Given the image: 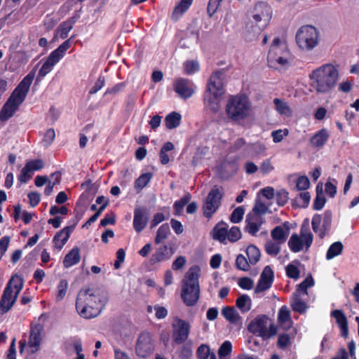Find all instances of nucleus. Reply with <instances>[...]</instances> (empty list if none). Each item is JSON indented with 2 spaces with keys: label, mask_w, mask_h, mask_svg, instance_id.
I'll return each mask as SVG.
<instances>
[{
  "label": "nucleus",
  "mask_w": 359,
  "mask_h": 359,
  "mask_svg": "<svg viewBox=\"0 0 359 359\" xmlns=\"http://www.w3.org/2000/svg\"><path fill=\"white\" fill-rule=\"evenodd\" d=\"M109 301L107 292L86 289L81 290L77 295L76 309L79 314L85 318L97 317Z\"/></svg>",
  "instance_id": "1"
},
{
  "label": "nucleus",
  "mask_w": 359,
  "mask_h": 359,
  "mask_svg": "<svg viewBox=\"0 0 359 359\" xmlns=\"http://www.w3.org/2000/svg\"><path fill=\"white\" fill-rule=\"evenodd\" d=\"M34 76L35 72L31 71L14 89L0 110V121H8L18 110L27 97Z\"/></svg>",
  "instance_id": "2"
},
{
  "label": "nucleus",
  "mask_w": 359,
  "mask_h": 359,
  "mask_svg": "<svg viewBox=\"0 0 359 359\" xmlns=\"http://www.w3.org/2000/svg\"><path fill=\"white\" fill-rule=\"evenodd\" d=\"M311 86L317 93H330L336 86L339 71L336 66L328 63L313 69L309 74Z\"/></svg>",
  "instance_id": "3"
},
{
  "label": "nucleus",
  "mask_w": 359,
  "mask_h": 359,
  "mask_svg": "<svg viewBox=\"0 0 359 359\" xmlns=\"http://www.w3.org/2000/svg\"><path fill=\"white\" fill-rule=\"evenodd\" d=\"M223 74L221 71L212 74L207 89L204 93L203 102L206 110L217 114L220 108V101L224 93L223 88Z\"/></svg>",
  "instance_id": "4"
},
{
  "label": "nucleus",
  "mask_w": 359,
  "mask_h": 359,
  "mask_svg": "<svg viewBox=\"0 0 359 359\" xmlns=\"http://www.w3.org/2000/svg\"><path fill=\"white\" fill-rule=\"evenodd\" d=\"M200 268L191 266L185 273L182 280L181 298L187 306L196 305L200 297L199 278Z\"/></svg>",
  "instance_id": "5"
},
{
  "label": "nucleus",
  "mask_w": 359,
  "mask_h": 359,
  "mask_svg": "<svg viewBox=\"0 0 359 359\" xmlns=\"http://www.w3.org/2000/svg\"><path fill=\"white\" fill-rule=\"evenodd\" d=\"M250 102L243 95H231L225 107L228 118L234 121L247 118L250 115Z\"/></svg>",
  "instance_id": "6"
},
{
  "label": "nucleus",
  "mask_w": 359,
  "mask_h": 359,
  "mask_svg": "<svg viewBox=\"0 0 359 359\" xmlns=\"http://www.w3.org/2000/svg\"><path fill=\"white\" fill-rule=\"evenodd\" d=\"M24 285L23 279L14 275L8 282L0 299V313H7L14 305Z\"/></svg>",
  "instance_id": "7"
},
{
  "label": "nucleus",
  "mask_w": 359,
  "mask_h": 359,
  "mask_svg": "<svg viewBox=\"0 0 359 359\" xmlns=\"http://www.w3.org/2000/svg\"><path fill=\"white\" fill-rule=\"evenodd\" d=\"M273 16L272 8L266 2L257 3L250 15L251 23L255 24L252 32L254 36L259 34L269 24Z\"/></svg>",
  "instance_id": "8"
},
{
  "label": "nucleus",
  "mask_w": 359,
  "mask_h": 359,
  "mask_svg": "<svg viewBox=\"0 0 359 359\" xmlns=\"http://www.w3.org/2000/svg\"><path fill=\"white\" fill-rule=\"evenodd\" d=\"M248 330L264 340L269 339L277 334L276 326L266 315H259L253 319L248 325Z\"/></svg>",
  "instance_id": "9"
},
{
  "label": "nucleus",
  "mask_w": 359,
  "mask_h": 359,
  "mask_svg": "<svg viewBox=\"0 0 359 359\" xmlns=\"http://www.w3.org/2000/svg\"><path fill=\"white\" fill-rule=\"evenodd\" d=\"M70 46V39H67L50 53L38 72L37 81L41 80L53 70L54 66L64 57Z\"/></svg>",
  "instance_id": "10"
},
{
  "label": "nucleus",
  "mask_w": 359,
  "mask_h": 359,
  "mask_svg": "<svg viewBox=\"0 0 359 359\" xmlns=\"http://www.w3.org/2000/svg\"><path fill=\"white\" fill-rule=\"evenodd\" d=\"M296 42L302 50H313L318 43L317 29L311 25L302 27L296 34Z\"/></svg>",
  "instance_id": "11"
},
{
  "label": "nucleus",
  "mask_w": 359,
  "mask_h": 359,
  "mask_svg": "<svg viewBox=\"0 0 359 359\" xmlns=\"http://www.w3.org/2000/svg\"><path fill=\"white\" fill-rule=\"evenodd\" d=\"M313 240V236L311 231L302 229L299 235L297 233L292 234L287 243L288 248L294 253L303 250L308 251L312 245Z\"/></svg>",
  "instance_id": "12"
},
{
  "label": "nucleus",
  "mask_w": 359,
  "mask_h": 359,
  "mask_svg": "<svg viewBox=\"0 0 359 359\" xmlns=\"http://www.w3.org/2000/svg\"><path fill=\"white\" fill-rule=\"evenodd\" d=\"M222 196L223 193L218 187H214L210 190L202 207L205 217L210 219L217 211L221 205Z\"/></svg>",
  "instance_id": "13"
},
{
  "label": "nucleus",
  "mask_w": 359,
  "mask_h": 359,
  "mask_svg": "<svg viewBox=\"0 0 359 359\" xmlns=\"http://www.w3.org/2000/svg\"><path fill=\"white\" fill-rule=\"evenodd\" d=\"M332 214L330 210H326L323 215L315 214L312 218L311 226L313 231L318 233L320 238L330 230Z\"/></svg>",
  "instance_id": "14"
},
{
  "label": "nucleus",
  "mask_w": 359,
  "mask_h": 359,
  "mask_svg": "<svg viewBox=\"0 0 359 359\" xmlns=\"http://www.w3.org/2000/svg\"><path fill=\"white\" fill-rule=\"evenodd\" d=\"M172 337L174 343L180 345L186 341L190 333V324L183 319L175 318L172 324Z\"/></svg>",
  "instance_id": "15"
},
{
  "label": "nucleus",
  "mask_w": 359,
  "mask_h": 359,
  "mask_svg": "<svg viewBox=\"0 0 359 359\" xmlns=\"http://www.w3.org/2000/svg\"><path fill=\"white\" fill-rule=\"evenodd\" d=\"M154 347L151 334L147 332H142L136 341L135 353L138 357L144 358L153 353Z\"/></svg>",
  "instance_id": "16"
},
{
  "label": "nucleus",
  "mask_w": 359,
  "mask_h": 359,
  "mask_svg": "<svg viewBox=\"0 0 359 359\" xmlns=\"http://www.w3.org/2000/svg\"><path fill=\"white\" fill-rule=\"evenodd\" d=\"M173 88L175 92L182 99H188L194 93L195 86L191 80L177 78L174 81Z\"/></svg>",
  "instance_id": "17"
},
{
  "label": "nucleus",
  "mask_w": 359,
  "mask_h": 359,
  "mask_svg": "<svg viewBox=\"0 0 359 359\" xmlns=\"http://www.w3.org/2000/svg\"><path fill=\"white\" fill-rule=\"evenodd\" d=\"M43 330L44 327L41 323H36L31 325L30 334L27 344L31 349L30 352L32 353H34L39 350L41 343V335Z\"/></svg>",
  "instance_id": "18"
},
{
  "label": "nucleus",
  "mask_w": 359,
  "mask_h": 359,
  "mask_svg": "<svg viewBox=\"0 0 359 359\" xmlns=\"http://www.w3.org/2000/svg\"><path fill=\"white\" fill-rule=\"evenodd\" d=\"M149 219L148 210L144 207L136 208L134 210L133 228L137 233H140L147 226Z\"/></svg>",
  "instance_id": "19"
},
{
  "label": "nucleus",
  "mask_w": 359,
  "mask_h": 359,
  "mask_svg": "<svg viewBox=\"0 0 359 359\" xmlns=\"http://www.w3.org/2000/svg\"><path fill=\"white\" fill-rule=\"evenodd\" d=\"M245 231L251 236H257V232L260 230L262 225L265 223V219L263 216L257 214L249 213L245 219Z\"/></svg>",
  "instance_id": "20"
},
{
  "label": "nucleus",
  "mask_w": 359,
  "mask_h": 359,
  "mask_svg": "<svg viewBox=\"0 0 359 359\" xmlns=\"http://www.w3.org/2000/svg\"><path fill=\"white\" fill-rule=\"evenodd\" d=\"M273 280V271L269 266L264 267L257 285L255 289V293L262 292L271 287Z\"/></svg>",
  "instance_id": "21"
},
{
  "label": "nucleus",
  "mask_w": 359,
  "mask_h": 359,
  "mask_svg": "<svg viewBox=\"0 0 359 359\" xmlns=\"http://www.w3.org/2000/svg\"><path fill=\"white\" fill-rule=\"evenodd\" d=\"M168 259H170L168 247L163 245L156 248L149 259V264L152 267H156L160 263Z\"/></svg>",
  "instance_id": "22"
},
{
  "label": "nucleus",
  "mask_w": 359,
  "mask_h": 359,
  "mask_svg": "<svg viewBox=\"0 0 359 359\" xmlns=\"http://www.w3.org/2000/svg\"><path fill=\"white\" fill-rule=\"evenodd\" d=\"M74 225L65 226L54 236L53 243L55 248L58 250H62L69 240L71 233L74 229Z\"/></svg>",
  "instance_id": "23"
},
{
  "label": "nucleus",
  "mask_w": 359,
  "mask_h": 359,
  "mask_svg": "<svg viewBox=\"0 0 359 359\" xmlns=\"http://www.w3.org/2000/svg\"><path fill=\"white\" fill-rule=\"evenodd\" d=\"M308 295L294 292L291 299V307L295 312L304 313L306 312L308 306L306 304V299Z\"/></svg>",
  "instance_id": "24"
},
{
  "label": "nucleus",
  "mask_w": 359,
  "mask_h": 359,
  "mask_svg": "<svg viewBox=\"0 0 359 359\" xmlns=\"http://www.w3.org/2000/svg\"><path fill=\"white\" fill-rule=\"evenodd\" d=\"M331 316L336 319V322L341 330V337L346 338L348 334L347 318L341 310H334L331 312Z\"/></svg>",
  "instance_id": "25"
},
{
  "label": "nucleus",
  "mask_w": 359,
  "mask_h": 359,
  "mask_svg": "<svg viewBox=\"0 0 359 359\" xmlns=\"http://www.w3.org/2000/svg\"><path fill=\"white\" fill-rule=\"evenodd\" d=\"M330 133L326 128H322L315 133L310 140L311 144L316 148H322L327 142Z\"/></svg>",
  "instance_id": "26"
},
{
  "label": "nucleus",
  "mask_w": 359,
  "mask_h": 359,
  "mask_svg": "<svg viewBox=\"0 0 359 359\" xmlns=\"http://www.w3.org/2000/svg\"><path fill=\"white\" fill-rule=\"evenodd\" d=\"M278 321L284 330H289L292 326L293 322L290 317V312L286 306H283L279 309Z\"/></svg>",
  "instance_id": "27"
},
{
  "label": "nucleus",
  "mask_w": 359,
  "mask_h": 359,
  "mask_svg": "<svg viewBox=\"0 0 359 359\" xmlns=\"http://www.w3.org/2000/svg\"><path fill=\"white\" fill-rule=\"evenodd\" d=\"M229 226L226 223H218L212 231V238L219 241L220 243L226 244L227 240Z\"/></svg>",
  "instance_id": "28"
},
{
  "label": "nucleus",
  "mask_w": 359,
  "mask_h": 359,
  "mask_svg": "<svg viewBox=\"0 0 359 359\" xmlns=\"http://www.w3.org/2000/svg\"><path fill=\"white\" fill-rule=\"evenodd\" d=\"M79 249L77 247L73 248L65 257L63 265L65 268H69L80 261Z\"/></svg>",
  "instance_id": "29"
},
{
  "label": "nucleus",
  "mask_w": 359,
  "mask_h": 359,
  "mask_svg": "<svg viewBox=\"0 0 359 359\" xmlns=\"http://www.w3.org/2000/svg\"><path fill=\"white\" fill-rule=\"evenodd\" d=\"M288 235L289 229L287 228L285 229L281 226H276L271 232L272 240L280 244H283L285 243Z\"/></svg>",
  "instance_id": "30"
},
{
  "label": "nucleus",
  "mask_w": 359,
  "mask_h": 359,
  "mask_svg": "<svg viewBox=\"0 0 359 359\" xmlns=\"http://www.w3.org/2000/svg\"><path fill=\"white\" fill-rule=\"evenodd\" d=\"M193 1L194 0H180L172 11V19L177 20L189 8Z\"/></svg>",
  "instance_id": "31"
},
{
  "label": "nucleus",
  "mask_w": 359,
  "mask_h": 359,
  "mask_svg": "<svg viewBox=\"0 0 359 359\" xmlns=\"http://www.w3.org/2000/svg\"><path fill=\"white\" fill-rule=\"evenodd\" d=\"M344 245L341 242L337 241L330 245L326 252V259L330 260L341 254Z\"/></svg>",
  "instance_id": "32"
},
{
  "label": "nucleus",
  "mask_w": 359,
  "mask_h": 359,
  "mask_svg": "<svg viewBox=\"0 0 359 359\" xmlns=\"http://www.w3.org/2000/svg\"><path fill=\"white\" fill-rule=\"evenodd\" d=\"M236 305L242 313H246L251 309L252 301L248 294H242L236 299Z\"/></svg>",
  "instance_id": "33"
},
{
  "label": "nucleus",
  "mask_w": 359,
  "mask_h": 359,
  "mask_svg": "<svg viewBox=\"0 0 359 359\" xmlns=\"http://www.w3.org/2000/svg\"><path fill=\"white\" fill-rule=\"evenodd\" d=\"M182 116L175 111L171 112L165 116V126L168 129H173L177 128L180 124Z\"/></svg>",
  "instance_id": "34"
},
{
  "label": "nucleus",
  "mask_w": 359,
  "mask_h": 359,
  "mask_svg": "<svg viewBox=\"0 0 359 359\" xmlns=\"http://www.w3.org/2000/svg\"><path fill=\"white\" fill-rule=\"evenodd\" d=\"M281 245L273 240H268L264 245L265 252L271 257H276L280 252Z\"/></svg>",
  "instance_id": "35"
},
{
  "label": "nucleus",
  "mask_w": 359,
  "mask_h": 359,
  "mask_svg": "<svg viewBox=\"0 0 359 359\" xmlns=\"http://www.w3.org/2000/svg\"><path fill=\"white\" fill-rule=\"evenodd\" d=\"M246 254L250 264L254 265L260 259L261 253L258 248L254 245H250L246 249Z\"/></svg>",
  "instance_id": "36"
},
{
  "label": "nucleus",
  "mask_w": 359,
  "mask_h": 359,
  "mask_svg": "<svg viewBox=\"0 0 359 359\" xmlns=\"http://www.w3.org/2000/svg\"><path fill=\"white\" fill-rule=\"evenodd\" d=\"M75 21L69 20L62 22L57 29V34L60 38L65 39L68 36L69 32L72 29Z\"/></svg>",
  "instance_id": "37"
},
{
  "label": "nucleus",
  "mask_w": 359,
  "mask_h": 359,
  "mask_svg": "<svg viewBox=\"0 0 359 359\" xmlns=\"http://www.w3.org/2000/svg\"><path fill=\"white\" fill-rule=\"evenodd\" d=\"M191 198V194L187 193L180 200L174 203L173 209L176 215H180L182 213L184 206L189 202Z\"/></svg>",
  "instance_id": "38"
},
{
  "label": "nucleus",
  "mask_w": 359,
  "mask_h": 359,
  "mask_svg": "<svg viewBox=\"0 0 359 359\" xmlns=\"http://www.w3.org/2000/svg\"><path fill=\"white\" fill-rule=\"evenodd\" d=\"M286 46L283 43L280 38L276 37L273 40V43L270 47L269 50V58H273V55H274L276 52L283 51L284 53H286Z\"/></svg>",
  "instance_id": "39"
},
{
  "label": "nucleus",
  "mask_w": 359,
  "mask_h": 359,
  "mask_svg": "<svg viewBox=\"0 0 359 359\" xmlns=\"http://www.w3.org/2000/svg\"><path fill=\"white\" fill-rule=\"evenodd\" d=\"M273 104L275 105L276 111L281 115L290 116L291 115V110L287 102L279 98H275L273 100Z\"/></svg>",
  "instance_id": "40"
},
{
  "label": "nucleus",
  "mask_w": 359,
  "mask_h": 359,
  "mask_svg": "<svg viewBox=\"0 0 359 359\" xmlns=\"http://www.w3.org/2000/svg\"><path fill=\"white\" fill-rule=\"evenodd\" d=\"M170 233V225L167 223L163 224L157 230L156 236L154 238L155 243L160 244L163 240H165L168 237Z\"/></svg>",
  "instance_id": "41"
},
{
  "label": "nucleus",
  "mask_w": 359,
  "mask_h": 359,
  "mask_svg": "<svg viewBox=\"0 0 359 359\" xmlns=\"http://www.w3.org/2000/svg\"><path fill=\"white\" fill-rule=\"evenodd\" d=\"M153 177L151 172H146L142 174L135 182V188L136 190H142L144 189L151 181Z\"/></svg>",
  "instance_id": "42"
},
{
  "label": "nucleus",
  "mask_w": 359,
  "mask_h": 359,
  "mask_svg": "<svg viewBox=\"0 0 359 359\" xmlns=\"http://www.w3.org/2000/svg\"><path fill=\"white\" fill-rule=\"evenodd\" d=\"M222 316L230 323H235L239 318V315L236 311L231 307H224L222 310Z\"/></svg>",
  "instance_id": "43"
},
{
  "label": "nucleus",
  "mask_w": 359,
  "mask_h": 359,
  "mask_svg": "<svg viewBox=\"0 0 359 359\" xmlns=\"http://www.w3.org/2000/svg\"><path fill=\"white\" fill-rule=\"evenodd\" d=\"M287 52L286 51L285 53H284L283 51L280 52H276L274 55H273V58H269L267 57L268 62L269 63L270 66H272V64L273 62H276L278 64L280 65H285L287 64V58L285 56Z\"/></svg>",
  "instance_id": "44"
},
{
  "label": "nucleus",
  "mask_w": 359,
  "mask_h": 359,
  "mask_svg": "<svg viewBox=\"0 0 359 359\" xmlns=\"http://www.w3.org/2000/svg\"><path fill=\"white\" fill-rule=\"evenodd\" d=\"M319 186H317V194L313 203V208L316 210H320L325 205L326 199L322 192L318 191Z\"/></svg>",
  "instance_id": "45"
},
{
  "label": "nucleus",
  "mask_w": 359,
  "mask_h": 359,
  "mask_svg": "<svg viewBox=\"0 0 359 359\" xmlns=\"http://www.w3.org/2000/svg\"><path fill=\"white\" fill-rule=\"evenodd\" d=\"M245 213L244 208L242 206L237 207L232 212L230 220L232 223L237 224L242 221Z\"/></svg>",
  "instance_id": "46"
},
{
  "label": "nucleus",
  "mask_w": 359,
  "mask_h": 359,
  "mask_svg": "<svg viewBox=\"0 0 359 359\" xmlns=\"http://www.w3.org/2000/svg\"><path fill=\"white\" fill-rule=\"evenodd\" d=\"M68 288V282L65 279H62L60 281L57 285V300L61 301L64 299L66 295L67 290Z\"/></svg>",
  "instance_id": "47"
},
{
  "label": "nucleus",
  "mask_w": 359,
  "mask_h": 359,
  "mask_svg": "<svg viewBox=\"0 0 359 359\" xmlns=\"http://www.w3.org/2000/svg\"><path fill=\"white\" fill-rule=\"evenodd\" d=\"M285 272L287 277L294 280H297L300 276L299 269L295 264L292 263L289 264L285 267Z\"/></svg>",
  "instance_id": "48"
},
{
  "label": "nucleus",
  "mask_w": 359,
  "mask_h": 359,
  "mask_svg": "<svg viewBox=\"0 0 359 359\" xmlns=\"http://www.w3.org/2000/svg\"><path fill=\"white\" fill-rule=\"evenodd\" d=\"M241 238V232L238 226H232L228 230L227 240L231 243H235Z\"/></svg>",
  "instance_id": "49"
},
{
  "label": "nucleus",
  "mask_w": 359,
  "mask_h": 359,
  "mask_svg": "<svg viewBox=\"0 0 359 359\" xmlns=\"http://www.w3.org/2000/svg\"><path fill=\"white\" fill-rule=\"evenodd\" d=\"M211 354L210 346L205 344L200 345L196 350L198 359H208Z\"/></svg>",
  "instance_id": "50"
},
{
  "label": "nucleus",
  "mask_w": 359,
  "mask_h": 359,
  "mask_svg": "<svg viewBox=\"0 0 359 359\" xmlns=\"http://www.w3.org/2000/svg\"><path fill=\"white\" fill-rule=\"evenodd\" d=\"M25 166L33 172L41 170L44 167V163L41 159H35L27 161Z\"/></svg>",
  "instance_id": "51"
},
{
  "label": "nucleus",
  "mask_w": 359,
  "mask_h": 359,
  "mask_svg": "<svg viewBox=\"0 0 359 359\" xmlns=\"http://www.w3.org/2000/svg\"><path fill=\"white\" fill-rule=\"evenodd\" d=\"M250 262L245 258V257L241 254L238 255L236 259V266L237 269L241 271H248L250 268Z\"/></svg>",
  "instance_id": "52"
},
{
  "label": "nucleus",
  "mask_w": 359,
  "mask_h": 359,
  "mask_svg": "<svg viewBox=\"0 0 359 359\" xmlns=\"http://www.w3.org/2000/svg\"><path fill=\"white\" fill-rule=\"evenodd\" d=\"M232 351V345L229 341H225L222 343L218 350V355L220 358L229 355Z\"/></svg>",
  "instance_id": "53"
},
{
  "label": "nucleus",
  "mask_w": 359,
  "mask_h": 359,
  "mask_svg": "<svg viewBox=\"0 0 359 359\" xmlns=\"http://www.w3.org/2000/svg\"><path fill=\"white\" fill-rule=\"evenodd\" d=\"M184 70L187 74H193L199 70V64L197 61H187L184 63Z\"/></svg>",
  "instance_id": "54"
},
{
  "label": "nucleus",
  "mask_w": 359,
  "mask_h": 359,
  "mask_svg": "<svg viewBox=\"0 0 359 359\" xmlns=\"http://www.w3.org/2000/svg\"><path fill=\"white\" fill-rule=\"evenodd\" d=\"M268 210L269 208L264 203L261 201H256L255 206L253 207L252 214H257L259 215L263 216L268 212Z\"/></svg>",
  "instance_id": "55"
},
{
  "label": "nucleus",
  "mask_w": 359,
  "mask_h": 359,
  "mask_svg": "<svg viewBox=\"0 0 359 359\" xmlns=\"http://www.w3.org/2000/svg\"><path fill=\"white\" fill-rule=\"evenodd\" d=\"M296 187L298 190H306L310 187V182L306 176H300L297 178Z\"/></svg>",
  "instance_id": "56"
},
{
  "label": "nucleus",
  "mask_w": 359,
  "mask_h": 359,
  "mask_svg": "<svg viewBox=\"0 0 359 359\" xmlns=\"http://www.w3.org/2000/svg\"><path fill=\"white\" fill-rule=\"evenodd\" d=\"M273 170L274 166L273 165L270 159H265L260 165V172L264 175L269 174Z\"/></svg>",
  "instance_id": "57"
},
{
  "label": "nucleus",
  "mask_w": 359,
  "mask_h": 359,
  "mask_svg": "<svg viewBox=\"0 0 359 359\" xmlns=\"http://www.w3.org/2000/svg\"><path fill=\"white\" fill-rule=\"evenodd\" d=\"M32 177V172L25 165L21 170L18 180L21 184L27 183Z\"/></svg>",
  "instance_id": "58"
},
{
  "label": "nucleus",
  "mask_w": 359,
  "mask_h": 359,
  "mask_svg": "<svg viewBox=\"0 0 359 359\" xmlns=\"http://www.w3.org/2000/svg\"><path fill=\"white\" fill-rule=\"evenodd\" d=\"M288 135V130L284 129V130H274L271 133V137L273 138V141L275 143L280 142L284 137L287 136Z\"/></svg>",
  "instance_id": "59"
},
{
  "label": "nucleus",
  "mask_w": 359,
  "mask_h": 359,
  "mask_svg": "<svg viewBox=\"0 0 359 359\" xmlns=\"http://www.w3.org/2000/svg\"><path fill=\"white\" fill-rule=\"evenodd\" d=\"M276 202L278 205L283 206L288 201V192L281 189L276 193Z\"/></svg>",
  "instance_id": "60"
},
{
  "label": "nucleus",
  "mask_w": 359,
  "mask_h": 359,
  "mask_svg": "<svg viewBox=\"0 0 359 359\" xmlns=\"http://www.w3.org/2000/svg\"><path fill=\"white\" fill-rule=\"evenodd\" d=\"M311 200V196L309 192H302L299 194V201H297V205L301 208L308 207Z\"/></svg>",
  "instance_id": "61"
},
{
  "label": "nucleus",
  "mask_w": 359,
  "mask_h": 359,
  "mask_svg": "<svg viewBox=\"0 0 359 359\" xmlns=\"http://www.w3.org/2000/svg\"><path fill=\"white\" fill-rule=\"evenodd\" d=\"M55 137V133L53 128L48 129L43 136V142L46 147H48L51 144Z\"/></svg>",
  "instance_id": "62"
},
{
  "label": "nucleus",
  "mask_w": 359,
  "mask_h": 359,
  "mask_svg": "<svg viewBox=\"0 0 359 359\" xmlns=\"http://www.w3.org/2000/svg\"><path fill=\"white\" fill-rule=\"evenodd\" d=\"M238 284L243 290H250L253 287L254 282L251 278L244 277L239 279Z\"/></svg>",
  "instance_id": "63"
},
{
  "label": "nucleus",
  "mask_w": 359,
  "mask_h": 359,
  "mask_svg": "<svg viewBox=\"0 0 359 359\" xmlns=\"http://www.w3.org/2000/svg\"><path fill=\"white\" fill-rule=\"evenodd\" d=\"M222 1V0H210L209 1L208 8H207V12L210 16H212L215 13L218 7L220 5V3Z\"/></svg>",
  "instance_id": "64"
}]
</instances>
